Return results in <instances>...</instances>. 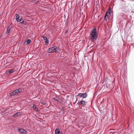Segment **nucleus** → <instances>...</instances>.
<instances>
[{
    "label": "nucleus",
    "instance_id": "1",
    "mask_svg": "<svg viewBox=\"0 0 134 134\" xmlns=\"http://www.w3.org/2000/svg\"><path fill=\"white\" fill-rule=\"evenodd\" d=\"M90 38L93 41H95L97 38L98 34L96 28L92 29L90 33Z\"/></svg>",
    "mask_w": 134,
    "mask_h": 134
},
{
    "label": "nucleus",
    "instance_id": "2",
    "mask_svg": "<svg viewBox=\"0 0 134 134\" xmlns=\"http://www.w3.org/2000/svg\"><path fill=\"white\" fill-rule=\"evenodd\" d=\"M128 5L125 2L122 0L121 3L120 8L124 12L126 13L128 12Z\"/></svg>",
    "mask_w": 134,
    "mask_h": 134
},
{
    "label": "nucleus",
    "instance_id": "3",
    "mask_svg": "<svg viewBox=\"0 0 134 134\" xmlns=\"http://www.w3.org/2000/svg\"><path fill=\"white\" fill-rule=\"evenodd\" d=\"M59 48L55 46L51 47L47 49L48 53H51L58 52Z\"/></svg>",
    "mask_w": 134,
    "mask_h": 134
},
{
    "label": "nucleus",
    "instance_id": "4",
    "mask_svg": "<svg viewBox=\"0 0 134 134\" xmlns=\"http://www.w3.org/2000/svg\"><path fill=\"white\" fill-rule=\"evenodd\" d=\"M21 91V89L20 88L16 89L11 93L10 94V95L12 96L16 95L20 93Z\"/></svg>",
    "mask_w": 134,
    "mask_h": 134
},
{
    "label": "nucleus",
    "instance_id": "5",
    "mask_svg": "<svg viewBox=\"0 0 134 134\" xmlns=\"http://www.w3.org/2000/svg\"><path fill=\"white\" fill-rule=\"evenodd\" d=\"M77 96H79L81 97L85 98L87 96V94L86 93H79L76 95Z\"/></svg>",
    "mask_w": 134,
    "mask_h": 134
},
{
    "label": "nucleus",
    "instance_id": "6",
    "mask_svg": "<svg viewBox=\"0 0 134 134\" xmlns=\"http://www.w3.org/2000/svg\"><path fill=\"white\" fill-rule=\"evenodd\" d=\"M18 131L20 133L22 134H26L27 133V131L26 130L21 128H19Z\"/></svg>",
    "mask_w": 134,
    "mask_h": 134
},
{
    "label": "nucleus",
    "instance_id": "7",
    "mask_svg": "<svg viewBox=\"0 0 134 134\" xmlns=\"http://www.w3.org/2000/svg\"><path fill=\"white\" fill-rule=\"evenodd\" d=\"M45 42V44L47 45L49 44V40L48 38L45 36H43L42 37Z\"/></svg>",
    "mask_w": 134,
    "mask_h": 134
},
{
    "label": "nucleus",
    "instance_id": "8",
    "mask_svg": "<svg viewBox=\"0 0 134 134\" xmlns=\"http://www.w3.org/2000/svg\"><path fill=\"white\" fill-rule=\"evenodd\" d=\"M15 71H16L15 69H13L11 70H9L6 71V73L8 74L9 75L10 74H11Z\"/></svg>",
    "mask_w": 134,
    "mask_h": 134
},
{
    "label": "nucleus",
    "instance_id": "9",
    "mask_svg": "<svg viewBox=\"0 0 134 134\" xmlns=\"http://www.w3.org/2000/svg\"><path fill=\"white\" fill-rule=\"evenodd\" d=\"M12 27L9 26L7 28L6 34L8 35L10 34V31Z\"/></svg>",
    "mask_w": 134,
    "mask_h": 134
},
{
    "label": "nucleus",
    "instance_id": "10",
    "mask_svg": "<svg viewBox=\"0 0 134 134\" xmlns=\"http://www.w3.org/2000/svg\"><path fill=\"white\" fill-rule=\"evenodd\" d=\"M55 134H63L58 129H56L55 130Z\"/></svg>",
    "mask_w": 134,
    "mask_h": 134
},
{
    "label": "nucleus",
    "instance_id": "11",
    "mask_svg": "<svg viewBox=\"0 0 134 134\" xmlns=\"http://www.w3.org/2000/svg\"><path fill=\"white\" fill-rule=\"evenodd\" d=\"M32 108L35 111H38V108L36 107V105L35 104H33L32 106Z\"/></svg>",
    "mask_w": 134,
    "mask_h": 134
},
{
    "label": "nucleus",
    "instance_id": "12",
    "mask_svg": "<svg viewBox=\"0 0 134 134\" xmlns=\"http://www.w3.org/2000/svg\"><path fill=\"white\" fill-rule=\"evenodd\" d=\"M53 98L55 100L57 101L58 102H60L59 100V97L56 96H53Z\"/></svg>",
    "mask_w": 134,
    "mask_h": 134
},
{
    "label": "nucleus",
    "instance_id": "13",
    "mask_svg": "<svg viewBox=\"0 0 134 134\" xmlns=\"http://www.w3.org/2000/svg\"><path fill=\"white\" fill-rule=\"evenodd\" d=\"M85 103V102L84 100L80 101L79 102L80 104L81 105H84Z\"/></svg>",
    "mask_w": 134,
    "mask_h": 134
},
{
    "label": "nucleus",
    "instance_id": "14",
    "mask_svg": "<svg viewBox=\"0 0 134 134\" xmlns=\"http://www.w3.org/2000/svg\"><path fill=\"white\" fill-rule=\"evenodd\" d=\"M20 113H16V114H14L13 115V117H15L16 116H20Z\"/></svg>",
    "mask_w": 134,
    "mask_h": 134
},
{
    "label": "nucleus",
    "instance_id": "15",
    "mask_svg": "<svg viewBox=\"0 0 134 134\" xmlns=\"http://www.w3.org/2000/svg\"><path fill=\"white\" fill-rule=\"evenodd\" d=\"M31 42V41L30 39H29L27 40L26 44H29Z\"/></svg>",
    "mask_w": 134,
    "mask_h": 134
},
{
    "label": "nucleus",
    "instance_id": "16",
    "mask_svg": "<svg viewBox=\"0 0 134 134\" xmlns=\"http://www.w3.org/2000/svg\"><path fill=\"white\" fill-rule=\"evenodd\" d=\"M109 18L108 16H107V14H106L104 17V19H105V21H107V19Z\"/></svg>",
    "mask_w": 134,
    "mask_h": 134
},
{
    "label": "nucleus",
    "instance_id": "17",
    "mask_svg": "<svg viewBox=\"0 0 134 134\" xmlns=\"http://www.w3.org/2000/svg\"><path fill=\"white\" fill-rule=\"evenodd\" d=\"M16 20L17 21H18L19 20V15L16 14Z\"/></svg>",
    "mask_w": 134,
    "mask_h": 134
},
{
    "label": "nucleus",
    "instance_id": "18",
    "mask_svg": "<svg viewBox=\"0 0 134 134\" xmlns=\"http://www.w3.org/2000/svg\"><path fill=\"white\" fill-rule=\"evenodd\" d=\"M21 19H20V20H19V21H18L20 22L21 23H23L24 21L23 20L22 21V22H21Z\"/></svg>",
    "mask_w": 134,
    "mask_h": 134
},
{
    "label": "nucleus",
    "instance_id": "19",
    "mask_svg": "<svg viewBox=\"0 0 134 134\" xmlns=\"http://www.w3.org/2000/svg\"><path fill=\"white\" fill-rule=\"evenodd\" d=\"M41 103L42 104H43V105H44L45 104L43 102H41Z\"/></svg>",
    "mask_w": 134,
    "mask_h": 134
}]
</instances>
